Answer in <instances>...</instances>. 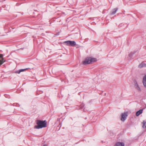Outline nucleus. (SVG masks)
Returning <instances> with one entry per match:
<instances>
[{
    "instance_id": "1",
    "label": "nucleus",
    "mask_w": 146,
    "mask_h": 146,
    "mask_svg": "<svg viewBox=\"0 0 146 146\" xmlns=\"http://www.w3.org/2000/svg\"><path fill=\"white\" fill-rule=\"evenodd\" d=\"M36 123L37 125L35 126V128L39 129L43 127H45L46 126V122L45 120H37L36 121Z\"/></svg>"
},
{
    "instance_id": "2",
    "label": "nucleus",
    "mask_w": 146,
    "mask_h": 146,
    "mask_svg": "<svg viewBox=\"0 0 146 146\" xmlns=\"http://www.w3.org/2000/svg\"><path fill=\"white\" fill-rule=\"evenodd\" d=\"M96 61V59L95 58L91 57L86 58L85 60L83 62V64L84 65L90 64Z\"/></svg>"
},
{
    "instance_id": "3",
    "label": "nucleus",
    "mask_w": 146,
    "mask_h": 146,
    "mask_svg": "<svg viewBox=\"0 0 146 146\" xmlns=\"http://www.w3.org/2000/svg\"><path fill=\"white\" fill-rule=\"evenodd\" d=\"M127 115V112H125L122 113L121 114V120L122 121H124L126 119Z\"/></svg>"
},
{
    "instance_id": "4",
    "label": "nucleus",
    "mask_w": 146,
    "mask_h": 146,
    "mask_svg": "<svg viewBox=\"0 0 146 146\" xmlns=\"http://www.w3.org/2000/svg\"><path fill=\"white\" fill-rule=\"evenodd\" d=\"M3 56L2 54H0V65L2 64L5 61L3 60Z\"/></svg>"
},
{
    "instance_id": "5",
    "label": "nucleus",
    "mask_w": 146,
    "mask_h": 146,
    "mask_svg": "<svg viewBox=\"0 0 146 146\" xmlns=\"http://www.w3.org/2000/svg\"><path fill=\"white\" fill-rule=\"evenodd\" d=\"M114 146H124V144L123 143L118 142L116 143Z\"/></svg>"
},
{
    "instance_id": "6",
    "label": "nucleus",
    "mask_w": 146,
    "mask_h": 146,
    "mask_svg": "<svg viewBox=\"0 0 146 146\" xmlns=\"http://www.w3.org/2000/svg\"><path fill=\"white\" fill-rule=\"evenodd\" d=\"M143 82L144 86L146 88V75H145L143 78Z\"/></svg>"
},
{
    "instance_id": "7",
    "label": "nucleus",
    "mask_w": 146,
    "mask_h": 146,
    "mask_svg": "<svg viewBox=\"0 0 146 146\" xmlns=\"http://www.w3.org/2000/svg\"><path fill=\"white\" fill-rule=\"evenodd\" d=\"M70 46H73L76 44V43L74 41H70Z\"/></svg>"
},
{
    "instance_id": "8",
    "label": "nucleus",
    "mask_w": 146,
    "mask_h": 146,
    "mask_svg": "<svg viewBox=\"0 0 146 146\" xmlns=\"http://www.w3.org/2000/svg\"><path fill=\"white\" fill-rule=\"evenodd\" d=\"M143 109H141L137 111L136 113V115L137 116H138L140 114H141L143 112Z\"/></svg>"
},
{
    "instance_id": "9",
    "label": "nucleus",
    "mask_w": 146,
    "mask_h": 146,
    "mask_svg": "<svg viewBox=\"0 0 146 146\" xmlns=\"http://www.w3.org/2000/svg\"><path fill=\"white\" fill-rule=\"evenodd\" d=\"M118 10V8H116L115 9H113L111 11V15H114L115 14L116 12Z\"/></svg>"
},
{
    "instance_id": "10",
    "label": "nucleus",
    "mask_w": 146,
    "mask_h": 146,
    "mask_svg": "<svg viewBox=\"0 0 146 146\" xmlns=\"http://www.w3.org/2000/svg\"><path fill=\"white\" fill-rule=\"evenodd\" d=\"M28 68L24 69H21L18 70H17L16 71V73L18 74H19L21 72H22L25 71V70H26L28 69Z\"/></svg>"
},
{
    "instance_id": "11",
    "label": "nucleus",
    "mask_w": 146,
    "mask_h": 146,
    "mask_svg": "<svg viewBox=\"0 0 146 146\" xmlns=\"http://www.w3.org/2000/svg\"><path fill=\"white\" fill-rule=\"evenodd\" d=\"M135 88L138 90L140 91V88L139 87L137 83H136L135 84Z\"/></svg>"
},
{
    "instance_id": "12",
    "label": "nucleus",
    "mask_w": 146,
    "mask_h": 146,
    "mask_svg": "<svg viewBox=\"0 0 146 146\" xmlns=\"http://www.w3.org/2000/svg\"><path fill=\"white\" fill-rule=\"evenodd\" d=\"M143 127L144 128H146V121H144L143 122Z\"/></svg>"
},
{
    "instance_id": "13",
    "label": "nucleus",
    "mask_w": 146,
    "mask_h": 146,
    "mask_svg": "<svg viewBox=\"0 0 146 146\" xmlns=\"http://www.w3.org/2000/svg\"><path fill=\"white\" fill-rule=\"evenodd\" d=\"M70 40H68L65 41L64 42V43H66V44L67 46H70Z\"/></svg>"
},
{
    "instance_id": "14",
    "label": "nucleus",
    "mask_w": 146,
    "mask_h": 146,
    "mask_svg": "<svg viewBox=\"0 0 146 146\" xmlns=\"http://www.w3.org/2000/svg\"><path fill=\"white\" fill-rule=\"evenodd\" d=\"M143 63H142L140 64H139L138 66V67L140 68H141L143 67Z\"/></svg>"
},
{
    "instance_id": "15",
    "label": "nucleus",
    "mask_w": 146,
    "mask_h": 146,
    "mask_svg": "<svg viewBox=\"0 0 146 146\" xmlns=\"http://www.w3.org/2000/svg\"><path fill=\"white\" fill-rule=\"evenodd\" d=\"M143 67H146V64L143 63Z\"/></svg>"
},
{
    "instance_id": "16",
    "label": "nucleus",
    "mask_w": 146,
    "mask_h": 146,
    "mask_svg": "<svg viewBox=\"0 0 146 146\" xmlns=\"http://www.w3.org/2000/svg\"><path fill=\"white\" fill-rule=\"evenodd\" d=\"M43 146H47V145L46 144H44Z\"/></svg>"
}]
</instances>
